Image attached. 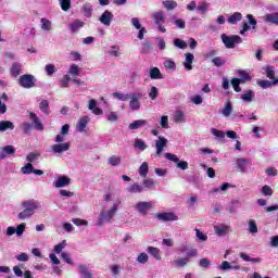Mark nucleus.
Returning <instances> with one entry per match:
<instances>
[{
    "label": "nucleus",
    "instance_id": "obj_14",
    "mask_svg": "<svg viewBox=\"0 0 278 278\" xmlns=\"http://www.w3.org/2000/svg\"><path fill=\"white\" fill-rule=\"evenodd\" d=\"M16 153V149L14 146H5L0 150V160H5L8 155H14Z\"/></svg>",
    "mask_w": 278,
    "mask_h": 278
},
{
    "label": "nucleus",
    "instance_id": "obj_35",
    "mask_svg": "<svg viewBox=\"0 0 278 278\" xmlns=\"http://www.w3.org/2000/svg\"><path fill=\"white\" fill-rule=\"evenodd\" d=\"M147 121L146 119H137L132 123L129 124L128 128L129 129H140V127H144L147 125Z\"/></svg>",
    "mask_w": 278,
    "mask_h": 278
},
{
    "label": "nucleus",
    "instance_id": "obj_24",
    "mask_svg": "<svg viewBox=\"0 0 278 278\" xmlns=\"http://www.w3.org/2000/svg\"><path fill=\"white\" fill-rule=\"evenodd\" d=\"M249 164H251V161L248 159H237V167L239 168L240 173H247Z\"/></svg>",
    "mask_w": 278,
    "mask_h": 278
},
{
    "label": "nucleus",
    "instance_id": "obj_12",
    "mask_svg": "<svg viewBox=\"0 0 278 278\" xmlns=\"http://www.w3.org/2000/svg\"><path fill=\"white\" fill-rule=\"evenodd\" d=\"M29 118L35 127V129H37V131H43L45 130V126L42 125V122L40 121V117H38V115L34 112L29 113Z\"/></svg>",
    "mask_w": 278,
    "mask_h": 278
},
{
    "label": "nucleus",
    "instance_id": "obj_51",
    "mask_svg": "<svg viewBox=\"0 0 278 278\" xmlns=\"http://www.w3.org/2000/svg\"><path fill=\"white\" fill-rule=\"evenodd\" d=\"M174 47L177 49H188V43L179 38L174 39Z\"/></svg>",
    "mask_w": 278,
    "mask_h": 278
},
{
    "label": "nucleus",
    "instance_id": "obj_10",
    "mask_svg": "<svg viewBox=\"0 0 278 278\" xmlns=\"http://www.w3.org/2000/svg\"><path fill=\"white\" fill-rule=\"evenodd\" d=\"M71 149V142L55 143L51 146V151L54 155L65 153Z\"/></svg>",
    "mask_w": 278,
    "mask_h": 278
},
{
    "label": "nucleus",
    "instance_id": "obj_17",
    "mask_svg": "<svg viewBox=\"0 0 278 278\" xmlns=\"http://www.w3.org/2000/svg\"><path fill=\"white\" fill-rule=\"evenodd\" d=\"M55 188H66V186H71V178L67 176H61L53 182Z\"/></svg>",
    "mask_w": 278,
    "mask_h": 278
},
{
    "label": "nucleus",
    "instance_id": "obj_2",
    "mask_svg": "<svg viewBox=\"0 0 278 278\" xmlns=\"http://www.w3.org/2000/svg\"><path fill=\"white\" fill-rule=\"evenodd\" d=\"M222 41L225 45L226 49H236V45H242V37L238 35L227 36L223 34Z\"/></svg>",
    "mask_w": 278,
    "mask_h": 278
},
{
    "label": "nucleus",
    "instance_id": "obj_6",
    "mask_svg": "<svg viewBox=\"0 0 278 278\" xmlns=\"http://www.w3.org/2000/svg\"><path fill=\"white\" fill-rule=\"evenodd\" d=\"M155 147V156L160 157L162 153H164V149L168 147V139L165 137L159 136L157 139L154 141Z\"/></svg>",
    "mask_w": 278,
    "mask_h": 278
},
{
    "label": "nucleus",
    "instance_id": "obj_64",
    "mask_svg": "<svg viewBox=\"0 0 278 278\" xmlns=\"http://www.w3.org/2000/svg\"><path fill=\"white\" fill-rule=\"evenodd\" d=\"M155 41L157 43V47L161 51H164V49H166V41L164 40V38L162 37H156Z\"/></svg>",
    "mask_w": 278,
    "mask_h": 278
},
{
    "label": "nucleus",
    "instance_id": "obj_42",
    "mask_svg": "<svg viewBox=\"0 0 278 278\" xmlns=\"http://www.w3.org/2000/svg\"><path fill=\"white\" fill-rule=\"evenodd\" d=\"M188 257H182V258H177L176 261L173 262L175 268H184V266L188 265Z\"/></svg>",
    "mask_w": 278,
    "mask_h": 278
},
{
    "label": "nucleus",
    "instance_id": "obj_60",
    "mask_svg": "<svg viewBox=\"0 0 278 278\" xmlns=\"http://www.w3.org/2000/svg\"><path fill=\"white\" fill-rule=\"evenodd\" d=\"M59 1L63 12H68L71 10V0H59Z\"/></svg>",
    "mask_w": 278,
    "mask_h": 278
},
{
    "label": "nucleus",
    "instance_id": "obj_13",
    "mask_svg": "<svg viewBox=\"0 0 278 278\" xmlns=\"http://www.w3.org/2000/svg\"><path fill=\"white\" fill-rule=\"evenodd\" d=\"M214 231L216 236L223 237V236H227V233H230L231 227H229L228 225L222 224L219 226H214Z\"/></svg>",
    "mask_w": 278,
    "mask_h": 278
},
{
    "label": "nucleus",
    "instance_id": "obj_25",
    "mask_svg": "<svg viewBox=\"0 0 278 278\" xmlns=\"http://www.w3.org/2000/svg\"><path fill=\"white\" fill-rule=\"evenodd\" d=\"M127 192L130 194H139L140 192H144V187L138 185V184H132L126 188Z\"/></svg>",
    "mask_w": 278,
    "mask_h": 278
},
{
    "label": "nucleus",
    "instance_id": "obj_44",
    "mask_svg": "<svg viewBox=\"0 0 278 278\" xmlns=\"http://www.w3.org/2000/svg\"><path fill=\"white\" fill-rule=\"evenodd\" d=\"M138 173L140 175V177H147V175H149V163L147 162H143L139 169H138Z\"/></svg>",
    "mask_w": 278,
    "mask_h": 278
},
{
    "label": "nucleus",
    "instance_id": "obj_57",
    "mask_svg": "<svg viewBox=\"0 0 278 278\" xmlns=\"http://www.w3.org/2000/svg\"><path fill=\"white\" fill-rule=\"evenodd\" d=\"M61 88H68V84H71V75L66 74L60 80Z\"/></svg>",
    "mask_w": 278,
    "mask_h": 278
},
{
    "label": "nucleus",
    "instance_id": "obj_46",
    "mask_svg": "<svg viewBox=\"0 0 278 278\" xmlns=\"http://www.w3.org/2000/svg\"><path fill=\"white\" fill-rule=\"evenodd\" d=\"M235 92H242V88H240V84H242V79L240 78H232L230 81Z\"/></svg>",
    "mask_w": 278,
    "mask_h": 278
},
{
    "label": "nucleus",
    "instance_id": "obj_32",
    "mask_svg": "<svg viewBox=\"0 0 278 278\" xmlns=\"http://www.w3.org/2000/svg\"><path fill=\"white\" fill-rule=\"evenodd\" d=\"M163 8H165V10H167L168 12L175 10L177 8V1L175 0H164L162 2Z\"/></svg>",
    "mask_w": 278,
    "mask_h": 278
},
{
    "label": "nucleus",
    "instance_id": "obj_22",
    "mask_svg": "<svg viewBox=\"0 0 278 278\" xmlns=\"http://www.w3.org/2000/svg\"><path fill=\"white\" fill-rule=\"evenodd\" d=\"M88 110H90L92 114H96V116H101V114H103V110L97 106V100L94 99L89 101Z\"/></svg>",
    "mask_w": 278,
    "mask_h": 278
},
{
    "label": "nucleus",
    "instance_id": "obj_20",
    "mask_svg": "<svg viewBox=\"0 0 278 278\" xmlns=\"http://www.w3.org/2000/svg\"><path fill=\"white\" fill-rule=\"evenodd\" d=\"M218 270H240V265H233V263L224 261L220 265H218Z\"/></svg>",
    "mask_w": 278,
    "mask_h": 278
},
{
    "label": "nucleus",
    "instance_id": "obj_7",
    "mask_svg": "<svg viewBox=\"0 0 278 278\" xmlns=\"http://www.w3.org/2000/svg\"><path fill=\"white\" fill-rule=\"evenodd\" d=\"M164 157L166 160H169V162H174L176 164L177 168H180V170H188V162L187 161H179V156L173 153H165Z\"/></svg>",
    "mask_w": 278,
    "mask_h": 278
},
{
    "label": "nucleus",
    "instance_id": "obj_34",
    "mask_svg": "<svg viewBox=\"0 0 278 278\" xmlns=\"http://www.w3.org/2000/svg\"><path fill=\"white\" fill-rule=\"evenodd\" d=\"M241 99L244 101V103H251L253 102V99H255V92L253 90H248L241 96Z\"/></svg>",
    "mask_w": 278,
    "mask_h": 278
},
{
    "label": "nucleus",
    "instance_id": "obj_53",
    "mask_svg": "<svg viewBox=\"0 0 278 278\" xmlns=\"http://www.w3.org/2000/svg\"><path fill=\"white\" fill-rule=\"evenodd\" d=\"M66 240H63L61 243H58L56 245H54V253H56L58 255H60V253H62V251H64V249H66Z\"/></svg>",
    "mask_w": 278,
    "mask_h": 278
},
{
    "label": "nucleus",
    "instance_id": "obj_23",
    "mask_svg": "<svg viewBox=\"0 0 278 278\" xmlns=\"http://www.w3.org/2000/svg\"><path fill=\"white\" fill-rule=\"evenodd\" d=\"M86 127H88V116H84L78 121L76 130L79 131V134H84V131H86Z\"/></svg>",
    "mask_w": 278,
    "mask_h": 278
},
{
    "label": "nucleus",
    "instance_id": "obj_48",
    "mask_svg": "<svg viewBox=\"0 0 278 278\" xmlns=\"http://www.w3.org/2000/svg\"><path fill=\"white\" fill-rule=\"evenodd\" d=\"M130 96L131 93H123V92L113 93L114 99H117V101H129Z\"/></svg>",
    "mask_w": 278,
    "mask_h": 278
},
{
    "label": "nucleus",
    "instance_id": "obj_5",
    "mask_svg": "<svg viewBox=\"0 0 278 278\" xmlns=\"http://www.w3.org/2000/svg\"><path fill=\"white\" fill-rule=\"evenodd\" d=\"M128 99H130L129 108L131 112H138L142 105L140 103V99H142V92H131Z\"/></svg>",
    "mask_w": 278,
    "mask_h": 278
},
{
    "label": "nucleus",
    "instance_id": "obj_29",
    "mask_svg": "<svg viewBox=\"0 0 278 278\" xmlns=\"http://www.w3.org/2000/svg\"><path fill=\"white\" fill-rule=\"evenodd\" d=\"M108 53L111 55V58H121V46L118 45H113L110 47V50Z\"/></svg>",
    "mask_w": 278,
    "mask_h": 278
},
{
    "label": "nucleus",
    "instance_id": "obj_31",
    "mask_svg": "<svg viewBox=\"0 0 278 278\" xmlns=\"http://www.w3.org/2000/svg\"><path fill=\"white\" fill-rule=\"evenodd\" d=\"M173 118L174 123H186V114H184L181 110L175 111Z\"/></svg>",
    "mask_w": 278,
    "mask_h": 278
},
{
    "label": "nucleus",
    "instance_id": "obj_36",
    "mask_svg": "<svg viewBox=\"0 0 278 278\" xmlns=\"http://www.w3.org/2000/svg\"><path fill=\"white\" fill-rule=\"evenodd\" d=\"M248 230L250 231V233L252 236H255V233H258V229H257V223L255 222V219H250L248 223Z\"/></svg>",
    "mask_w": 278,
    "mask_h": 278
},
{
    "label": "nucleus",
    "instance_id": "obj_45",
    "mask_svg": "<svg viewBox=\"0 0 278 278\" xmlns=\"http://www.w3.org/2000/svg\"><path fill=\"white\" fill-rule=\"evenodd\" d=\"M163 66L165 67L166 71H177V64H175V61L173 60H165L163 62Z\"/></svg>",
    "mask_w": 278,
    "mask_h": 278
},
{
    "label": "nucleus",
    "instance_id": "obj_39",
    "mask_svg": "<svg viewBox=\"0 0 278 278\" xmlns=\"http://www.w3.org/2000/svg\"><path fill=\"white\" fill-rule=\"evenodd\" d=\"M81 12L86 18H90L92 16V7L90 3H85L81 8Z\"/></svg>",
    "mask_w": 278,
    "mask_h": 278
},
{
    "label": "nucleus",
    "instance_id": "obj_38",
    "mask_svg": "<svg viewBox=\"0 0 278 278\" xmlns=\"http://www.w3.org/2000/svg\"><path fill=\"white\" fill-rule=\"evenodd\" d=\"M21 68H23V65H21V63H13L11 66V75L13 77H18V75H21Z\"/></svg>",
    "mask_w": 278,
    "mask_h": 278
},
{
    "label": "nucleus",
    "instance_id": "obj_8",
    "mask_svg": "<svg viewBox=\"0 0 278 278\" xmlns=\"http://www.w3.org/2000/svg\"><path fill=\"white\" fill-rule=\"evenodd\" d=\"M152 207H153V203L147 202V201L137 202L135 205V208L137 210V212L142 216H147V214H149V210H151Z\"/></svg>",
    "mask_w": 278,
    "mask_h": 278
},
{
    "label": "nucleus",
    "instance_id": "obj_18",
    "mask_svg": "<svg viewBox=\"0 0 278 278\" xmlns=\"http://www.w3.org/2000/svg\"><path fill=\"white\" fill-rule=\"evenodd\" d=\"M40 29L42 31H53V22L47 17L40 20Z\"/></svg>",
    "mask_w": 278,
    "mask_h": 278
},
{
    "label": "nucleus",
    "instance_id": "obj_27",
    "mask_svg": "<svg viewBox=\"0 0 278 278\" xmlns=\"http://www.w3.org/2000/svg\"><path fill=\"white\" fill-rule=\"evenodd\" d=\"M149 146H147V142L140 138H136L134 142V149H137L138 151H147Z\"/></svg>",
    "mask_w": 278,
    "mask_h": 278
},
{
    "label": "nucleus",
    "instance_id": "obj_4",
    "mask_svg": "<svg viewBox=\"0 0 278 278\" xmlns=\"http://www.w3.org/2000/svg\"><path fill=\"white\" fill-rule=\"evenodd\" d=\"M151 18L154 21L155 25H157L161 34H166V28H164V23L166 22V16H164V12L156 11L152 13Z\"/></svg>",
    "mask_w": 278,
    "mask_h": 278
},
{
    "label": "nucleus",
    "instance_id": "obj_61",
    "mask_svg": "<svg viewBox=\"0 0 278 278\" xmlns=\"http://www.w3.org/2000/svg\"><path fill=\"white\" fill-rule=\"evenodd\" d=\"M68 73L72 75V77H77V75H79V66L77 64H72Z\"/></svg>",
    "mask_w": 278,
    "mask_h": 278
},
{
    "label": "nucleus",
    "instance_id": "obj_30",
    "mask_svg": "<svg viewBox=\"0 0 278 278\" xmlns=\"http://www.w3.org/2000/svg\"><path fill=\"white\" fill-rule=\"evenodd\" d=\"M149 75L151 79H164L162 72L157 67L150 68Z\"/></svg>",
    "mask_w": 278,
    "mask_h": 278
},
{
    "label": "nucleus",
    "instance_id": "obj_21",
    "mask_svg": "<svg viewBox=\"0 0 278 278\" xmlns=\"http://www.w3.org/2000/svg\"><path fill=\"white\" fill-rule=\"evenodd\" d=\"M192 62H194V54L190 52L185 53L184 67L186 71H192Z\"/></svg>",
    "mask_w": 278,
    "mask_h": 278
},
{
    "label": "nucleus",
    "instance_id": "obj_19",
    "mask_svg": "<svg viewBox=\"0 0 278 278\" xmlns=\"http://www.w3.org/2000/svg\"><path fill=\"white\" fill-rule=\"evenodd\" d=\"M278 85V78H274V80H257V86H260V88H263V90H266L268 88H273V86H277Z\"/></svg>",
    "mask_w": 278,
    "mask_h": 278
},
{
    "label": "nucleus",
    "instance_id": "obj_43",
    "mask_svg": "<svg viewBox=\"0 0 278 278\" xmlns=\"http://www.w3.org/2000/svg\"><path fill=\"white\" fill-rule=\"evenodd\" d=\"M147 251L148 253H150V255H153L157 260V262L162 260V255L160 254V249L154 247H148Z\"/></svg>",
    "mask_w": 278,
    "mask_h": 278
},
{
    "label": "nucleus",
    "instance_id": "obj_9",
    "mask_svg": "<svg viewBox=\"0 0 278 278\" xmlns=\"http://www.w3.org/2000/svg\"><path fill=\"white\" fill-rule=\"evenodd\" d=\"M157 220H162L163 223H170L175 220H179V216H177L173 212H164L156 214Z\"/></svg>",
    "mask_w": 278,
    "mask_h": 278
},
{
    "label": "nucleus",
    "instance_id": "obj_58",
    "mask_svg": "<svg viewBox=\"0 0 278 278\" xmlns=\"http://www.w3.org/2000/svg\"><path fill=\"white\" fill-rule=\"evenodd\" d=\"M38 157H40V153L30 152L27 154L26 160H27V162H29L31 164L33 162H36V160H38Z\"/></svg>",
    "mask_w": 278,
    "mask_h": 278
},
{
    "label": "nucleus",
    "instance_id": "obj_15",
    "mask_svg": "<svg viewBox=\"0 0 278 278\" xmlns=\"http://www.w3.org/2000/svg\"><path fill=\"white\" fill-rule=\"evenodd\" d=\"M84 25H86V23H84V21L75 20L68 24V29L72 34H77V31H79V29H81V27H84Z\"/></svg>",
    "mask_w": 278,
    "mask_h": 278
},
{
    "label": "nucleus",
    "instance_id": "obj_3",
    "mask_svg": "<svg viewBox=\"0 0 278 278\" xmlns=\"http://www.w3.org/2000/svg\"><path fill=\"white\" fill-rule=\"evenodd\" d=\"M18 85L22 88H26L27 90H29V88L36 87V77L31 74H24L20 76Z\"/></svg>",
    "mask_w": 278,
    "mask_h": 278
},
{
    "label": "nucleus",
    "instance_id": "obj_47",
    "mask_svg": "<svg viewBox=\"0 0 278 278\" xmlns=\"http://www.w3.org/2000/svg\"><path fill=\"white\" fill-rule=\"evenodd\" d=\"M34 213L30 212L28 208H24L21 213H18L17 218L20 220H26V218H31Z\"/></svg>",
    "mask_w": 278,
    "mask_h": 278
},
{
    "label": "nucleus",
    "instance_id": "obj_54",
    "mask_svg": "<svg viewBox=\"0 0 278 278\" xmlns=\"http://www.w3.org/2000/svg\"><path fill=\"white\" fill-rule=\"evenodd\" d=\"M21 173H23V175H31V173H34V165L31 163H27L21 168Z\"/></svg>",
    "mask_w": 278,
    "mask_h": 278
},
{
    "label": "nucleus",
    "instance_id": "obj_62",
    "mask_svg": "<svg viewBox=\"0 0 278 278\" xmlns=\"http://www.w3.org/2000/svg\"><path fill=\"white\" fill-rule=\"evenodd\" d=\"M212 63L214 64V66H217L218 68H220V66H225V60H223V58L220 56L213 58Z\"/></svg>",
    "mask_w": 278,
    "mask_h": 278
},
{
    "label": "nucleus",
    "instance_id": "obj_59",
    "mask_svg": "<svg viewBox=\"0 0 278 278\" xmlns=\"http://www.w3.org/2000/svg\"><path fill=\"white\" fill-rule=\"evenodd\" d=\"M138 264H147L149 262V254L148 253H140L137 256Z\"/></svg>",
    "mask_w": 278,
    "mask_h": 278
},
{
    "label": "nucleus",
    "instance_id": "obj_40",
    "mask_svg": "<svg viewBox=\"0 0 278 278\" xmlns=\"http://www.w3.org/2000/svg\"><path fill=\"white\" fill-rule=\"evenodd\" d=\"M231 112H233V106H232L231 102H227L225 104L224 109L222 110V114H223V116L228 118V116H231Z\"/></svg>",
    "mask_w": 278,
    "mask_h": 278
},
{
    "label": "nucleus",
    "instance_id": "obj_1",
    "mask_svg": "<svg viewBox=\"0 0 278 278\" xmlns=\"http://www.w3.org/2000/svg\"><path fill=\"white\" fill-rule=\"evenodd\" d=\"M123 203L121 199H118L111 208L103 207L100 211L97 227H103L104 223H112L114 220V216H116V212H118V206Z\"/></svg>",
    "mask_w": 278,
    "mask_h": 278
},
{
    "label": "nucleus",
    "instance_id": "obj_55",
    "mask_svg": "<svg viewBox=\"0 0 278 278\" xmlns=\"http://www.w3.org/2000/svg\"><path fill=\"white\" fill-rule=\"evenodd\" d=\"M195 238H198L200 242H207V235H205L199 228H195Z\"/></svg>",
    "mask_w": 278,
    "mask_h": 278
},
{
    "label": "nucleus",
    "instance_id": "obj_49",
    "mask_svg": "<svg viewBox=\"0 0 278 278\" xmlns=\"http://www.w3.org/2000/svg\"><path fill=\"white\" fill-rule=\"evenodd\" d=\"M265 75L266 77H268V79H271L275 81V79H277V77H275V67L268 65L267 67H265Z\"/></svg>",
    "mask_w": 278,
    "mask_h": 278
},
{
    "label": "nucleus",
    "instance_id": "obj_50",
    "mask_svg": "<svg viewBox=\"0 0 278 278\" xmlns=\"http://www.w3.org/2000/svg\"><path fill=\"white\" fill-rule=\"evenodd\" d=\"M239 75V79H241V83L244 84V81H251V75H249V73H247V71L240 70L238 72Z\"/></svg>",
    "mask_w": 278,
    "mask_h": 278
},
{
    "label": "nucleus",
    "instance_id": "obj_56",
    "mask_svg": "<svg viewBox=\"0 0 278 278\" xmlns=\"http://www.w3.org/2000/svg\"><path fill=\"white\" fill-rule=\"evenodd\" d=\"M121 156L112 155L111 157H109L108 162L110 166H118L121 164Z\"/></svg>",
    "mask_w": 278,
    "mask_h": 278
},
{
    "label": "nucleus",
    "instance_id": "obj_26",
    "mask_svg": "<svg viewBox=\"0 0 278 278\" xmlns=\"http://www.w3.org/2000/svg\"><path fill=\"white\" fill-rule=\"evenodd\" d=\"M78 273L83 278H93L90 269H88V266L84 264L78 265Z\"/></svg>",
    "mask_w": 278,
    "mask_h": 278
},
{
    "label": "nucleus",
    "instance_id": "obj_16",
    "mask_svg": "<svg viewBox=\"0 0 278 278\" xmlns=\"http://www.w3.org/2000/svg\"><path fill=\"white\" fill-rule=\"evenodd\" d=\"M22 205L26 208V210H30V212L33 214H35L36 210H40V202L38 201H25L22 203Z\"/></svg>",
    "mask_w": 278,
    "mask_h": 278
},
{
    "label": "nucleus",
    "instance_id": "obj_11",
    "mask_svg": "<svg viewBox=\"0 0 278 278\" xmlns=\"http://www.w3.org/2000/svg\"><path fill=\"white\" fill-rule=\"evenodd\" d=\"M114 18V14H112L111 11L106 10L102 13V15L99 17V21L102 25L105 27H110L112 25V21Z\"/></svg>",
    "mask_w": 278,
    "mask_h": 278
},
{
    "label": "nucleus",
    "instance_id": "obj_28",
    "mask_svg": "<svg viewBox=\"0 0 278 278\" xmlns=\"http://www.w3.org/2000/svg\"><path fill=\"white\" fill-rule=\"evenodd\" d=\"M8 129L12 131L14 129V123L11 121H0V132L3 134V131H8Z\"/></svg>",
    "mask_w": 278,
    "mask_h": 278
},
{
    "label": "nucleus",
    "instance_id": "obj_41",
    "mask_svg": "<svg viewBox=\"0 0 278 278\" xmlns=\"http://www.w3.org/2000/svg\"><path fill=\"white\" fill-rule=\"evenodd\" d=\"M266 23H271L273 25H278V13H269L265 15Z\"/></svg>",
    "mask_w": 278,
    "mask_h": 278
},
{
    "label": "nucleus",
    "instance_id": "obj_63",
    "mask_svg": "<svg viewBox=\"0 0 278 278\" xmlns=\"http://www.w3.org/2000/svg\"><path fill=\"white\" fill-rule=\"evenodd\" d=\"M106 121H109V123H116V121H118V114H116V112L108 113Z\"/></svg>",
    "mask_w": 278,
    "mask_h": 278
},
{
    "label": "nucleus",
    "instance_id": "obj_52",
    "mask_svg": "<svg viewBox=\"0 0 278 278\" xmlns=\"http://www.w3.org/2000/svg\"><path fill=\"white\" fill-rule=\"evenodd\" d=\"M198 12H201V14H205L206 12H210V3L207 2H201L197 7Z\"/></svg>",
    "mask_w": 278,
    "mask_h": 278
},
{
    "label": "nucleus",
    "instance_id": "obj_33",
    "mask_svg": "<svg viewBox=\"0 0 278 278\" xmlns=\"http://www.w3.org/2000/svg\"><path fill=\"white\" fill-rule=\"evenodd\" d=\"M239 21H242V13L240 12H235L228 17V23L230 25H236L237 23H239Z\"/></svg>",
    "mask_w": 278,
    "mask_h": 278
},
{
    "label": "nucleus",
    "instance_id": "obj_37",
    "mask_svg": "<svg viewBox=\"0 0 278 278\" xmlns=\"http://www.w3.org/2000/svg\"><path fill=\"white\" fill-rule=\"evenodd\" d=\"M39 110L42 112V114L49 116V114H51V111L49 110V101L41 100V102L39 103Z\"/></svg>",
    "mask_w": 278,
    "mask_h": 278
}]
</instances>
